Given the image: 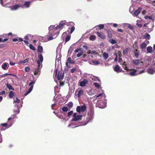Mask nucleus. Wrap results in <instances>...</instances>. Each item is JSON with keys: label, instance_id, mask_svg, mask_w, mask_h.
Listing matches in <instances>:
<instances>
[{"label": "nucleus", "instance_id": "obj_1", "mask_svg": "<svg viewBox=\"0 0 155 155\" xmlns=\"http://www.w3.org/2000/svg\"><path fill=\"white\" fill-rule=\"evenodd\" d=\"M55 73V77H56L59 80H62L64 77V73L63 72L60 71H58V69L54 70Z\"/></svg>", "mask_w": 155, "mask_h": 155}, {"label": "nucleus", "instance_id": "obj_2", "mask_svg": "<svg viewBox=\"0 0 155 155\" xmlns=\"http://www.w3.org/2000/svg\"><path fill=\"white\" fill-rule=\"evenodd\" d=\"M86 109L87 107L86 105L84 104L81 106H78L76 108V111L79 113H80L81 112L83 113L86 110Z\"/></svg>", "mask_w": 155, "mask_h": 155}, {"label": "nucleus", "instance_id": "obj_3", "mask_svg": "<svg viewBox=\"0 0 155 155\" xmlns=\"http://www.w3.org/2000/svg\"><path fill=\"white\" fill-rule=\"evenodd\" d=\"M84 94V91L82 90L77 89L75 92V96H76L78 98H80L81 96H82Z\"/></svg>", "mask_w": 155, "mask_h": 155}, {"label": "nucleus", "instance_id": "obj_4", "mask_svg": "<svg viewBox=\"0 0 155 155\" xmlns=\"http://www.w3.org/2000/svg\"><path fill=\"white\" fill-rule=\"evenodd\" d=\"M77 113H76L74 114L73 116L74 117L72 119V121H76L82 119V115H77Z\"/></svg>", "mask_w": 155, "mask_h": 155}, {"label": "nucleus", "instance_id": "obj_5", "mask_svg": "<svg viewBox=\"0 0 155 155\" xmlns=\"http://www.w3.org/2000/svg\"><path fill=\"white\" fill-rule=\"evenodd\" d=\"M66 21H62L60 22L59 25H57L55 28L56 30H58L59 29H62L65 25Z\"/></svg>", "mask_w": 155, "mask_h": 155}, {"label": "nucleus", "instance_id": "obj_6", "mask_svg": "<svg viewBox=\"0 0 155 155\" xmlns=\"http://www.w3.org/2000/svg\"><path fill=\"white\" fill-rule=\"evenodd\" d=\"M94 114V111L93 110H91L89 112H88V120L87 121L85 124H87L90 120H91L93 118V116Z\"/></svg>", "mask_w": 155, "mask_h": 155}, {"label": "nucleus", "instance_id": "obj_7", "mask_svg": "<svg viewBox=\"0 0 155 155\" xmlns=\"http://www.w3.org/2000/svg\"><path fill=\"white\" fill-rule=\"evenodd\" d=\"M21 7H22V6L21 5L17 4H16L12 6L8 7L12 11L17 10L19 8Z\"/></svg>", "mask_w": 155, "mask_h": 155}, {"label": "nucleus", "instance_id": "obj_8", "mask_svg": "<svg viewBox=\"0 0 155 155\" xmlns=\"http://www.w3.org/2000/svg\"><path fill=\"white\" fill-rule=\"evenodd\" d=\"M98 37L102 39H104L106 38V36L102 32L97 31L96 33Z\"/></svg>", "mask_w": 155, "mask_h": 155}, {"label": "nucleus", "instance_id": "obj_9", "mask_svg": "<svg viewBox=\"0 0 155 155\" xmlns=\"http://www.w3.org/2000/svg\"><path fill=\"white\" fill-rule=\"evenodd\" d=\"M129 71H132L128 73L129 75L131 76H134L136 75V73L137 72V71L134 69H129Z\"/></svg>", "mask_w": 155, "mask_h": 155}, {"label": "nucleus", "instance_id": "obj_10", "mask_svg": "<svg viewBox=\"0 0 155 155\" xmlns=\"http://www.w3.org/2000/svg\"><path fill=\"white\" fill-rule=\"evenodd\" d=\"M88 81L86 79H84L83 81L79 82V85L81 87H84L87 83Z\"/></svg>", "mask_w": 155, "mask_h": 155}, {"label": "nucleus", "instance_id": "obj_11", "mask_svg": "<svg viewBox=\"0 0 155 155\" xmlns=\"http://www.w3.org/2000/svg\"><path fill=\"white\" fill-rule=\"evenodd\" d=\"M114 70L116 72H120L122 71V69H120V67L119 65H117L114 67Z\"/></svg>", "mask_w": 155, "mask_h": 155}, {"label": "nucleus", "instance_id": "obj_12", "mask_svg": "<svg viewBox=\"0 0 155 155\" xmlns=\"http://www.w3.org/2000/svg\"><path fill=\"white\" fill-rule=\"evenodd\" d=\"M98 105L100 106V107L102 108H105L106 106V104L104 102H100L99 103H98Z\"/></svg>", "mask_w": 155, "mask_h": 155}, {"label": "nucleus", "instance_id": "obj_13", "mask_svg": "<svg viewBox=\"0 0 155 155\" xmlns=\"http://www.w3.org/2000/svg\"><path fill=\"white\" fill-rule=\"evenodd\" d=\"M141 9L140 8H138V9L135 11L134 12V15L136 16H137L140 13Z\"/></svg>", "mask_w": 155, "mask_h": 155}, {"label": "nucleus", "instance_id": "obj_14", "mask_svg": "<svg viewBox=\"0 0 155 155\" xmlns=\"http://www.w3.org/2000/svg\"><path fill=\"white\" fill-rule=\"evenodd\" d=\"M105 30L107 32V37L110 38H111L112 37V35L111 31L109 30L105 29Z\"/></svg>", "mask_w": 155, "mask_h": 155}, {"label": "nucleus", "instance_id": "obj_15", "mask_svg": "<svg viewBox=\"0 0 155 155\" xmlns=\"http://www.w3.org/2000/svg\"><path fill=\"white\" fill-rule=\"evenodd\" d=\"M147 73L150 74H153L154 73V71L153 68H150L148 69Z\"/></svg>", "mask_w": 155, "mask_h": 155}, {"label": "nucleus", "instance_id": "obj_16", "mask_svg": "<svg viewBox=\"0 0 155 155\" xmlns=\"http://www.w3.org/2000/svg\"><path fill=\"white\" fill-rule=\"evenodd\" d=\"M127 64L125 62H124L122 64L123 68L127 71H129V69L128 68L127 66Z\"/></svg>", "mask_w": 155, "mask_h": 155}, {"label": "nucleus", "instance_id": "obj_17", "mask_svg": "<svg viewBox=\"0 0 155 155\" xmlns=\"http://www.w3.org/2000/svg\"><path fill=\"white\" fill-rule=\"evenodd\" d=\"M147 50L148 53H151L153 51V48L151 46H148L147 48Z\"/></svg>", "mask_w": 155, "mask_h": 155}, {"label": "nucleus", "instance_id": "obj_18", "mask_svg": "<svg viewBox=\"0 0 155 155\" xmlns=\"http://www.w3.org/2000/svg\"><path fill=\"white\" fill-rule=\"evenodd\" d=\"M35 81H33L31 82L29 84V86H30V87L29 88H31V90H32L33 87V85L35 84Z\"/></svg>", "mask_w": 155, "mask_h": 155}, {"label": "nucleus", "instance_id": "obj_19", "mask_svg": "<svg viewBox=\"0 0 155 155\" xmlns=\"http://www.w3.org/2000/svg\"><path fill=\"white\" fill-rule=\"evenodd\" d=\"M133 63L136 65H138L140 64L139 60L138 59H134L133 61Z\"/></svg>", "mask_w": 155, "mask_h": 155}, {"label": "nucleus", "instance_id": "obj_20", "mask_svg": "<svg viewBox=\"0 0 155 155\" xmlns=\"http://www.w3.org/2000/svg\"><path fill=\"white\" fill-rule=\"evenodd\" d=\"M30 5V2L29 1H26L24 4V6L27 8H28Z\"/></svg>", "mask_w": 155, "mask_h": 155}, {"label": "nucleus", "instance_id": "obj_21", "mask_svg": "<svg viewBox=\"0 0 155 155\" xmlns=\"http://www.w3.org/2000/svg\"><path fill=\"white\" fill-rule=\"evenodd\" d=\"M147 45V44L146 43V42L144 41L140 45V48L142 49H144L145 48Z\"/></svg>", "mask_w": 155, "mask_h": 155}, {"label": "nucleus", "instance_id": "obj_22", "mask_svg": "<svg viewBox=\"0 0 155 155\" xmlns=\"http://www.w3.org/2000/svg\"><path fill=\"white\" fill-rule=\"evenodd\" d=\"M7 64H8L6 62L4 63L2 66V68L4 70H6Z\"/></svg>", "mask_w": 155, "mask_h": 155}, {"label": "nucleus", "instance_id": "obj_23", "mask_svg": "<svg viewBox=\"0 0 155 155\" xmlns=\"http://www.w3.org/2000/svg\"><path fill=\"white\" fill-rule=\"evenodd\" d=\"M43 51V47L41 46H39L38 47V51L39 53H41Z\"/></svg>", "mask_w": 155, "mask_h": 155}, {"label": "nucleus", "instance_id": "obj_24", "mask_svg": "<svg viewBox=\"0 0 155 155\" xmlns=\"http://www.w3.org/2000/svg\"><path fill=\"white\" fill-rule=\"evenodd\" d=\"M143 36L145 38L147 39L148 40H149L150 38V35L147 33H145V34Z\"/></svg>", "mask_w": 155, "mask_h": 155}, {"label": "nucleus", "instance_id": "obj_25", "mask_svg": "<svg viewBox=\"0 0 155 155\" xmlns=\"http://www.w3.org/2000/svg\"><path fill=\"white\" fill-rule=\"evenodd\" d=\"M67 61L68 62L71 64H74L75 63V61H71V57L68 58Z\"/></svg>", "mask_w": 155, "mask_h": 155}, {"label": "nucleus", "instance_id": "obj_26", "mask_svg": "<svg viewBox=\"0 0 155 155\" xmlns=\"http://www.w3.org/2000/svg\"><path fill=\"white\" fill-rule=\"evenodd\" d=\"M74 23L73 22H66L65 25L67 26H73L74 25Z\"/></svg>", "mask_w": 155, "mask_h": 155}, {"label": "nucleus", "instance_id": "obj_27", "mask_svg": "<svg viewBox=\"0 0 155 155\" xmlns=\"http://www.w3.org/2000/svg\"><path fill=\"white\" fill-rule=\"evenodd\" d=\"M6 87L8 88L9 90H14V88L12 87V85L10 84H7Z\"/></svg>", "mask_w": 155, "mask_h": 155}, {"label": "nucleus", "instance_id": "obj_28", "mask_svg": "<svg viewBox=\"0 0 155 155\" xmlns=\"http://www.w3.org/2000/svg\"><path fill=\"white\" fill-rule=\"evenodd\" d=\"M96 36L95 35H91L89 37V39L90 40L94 41L96 39Z\"/></svg>", "mask_w": 155, "mask_h": 155}, {"label": "nucleus", "instance_id": "obj_29", "mask_svg": "<svg viewBox=\"0 0 155 155\" xmlns=\"http://www.w3.org/2000/svg\"><path fill=\"white\" fill-rule=\"evenodd\" d=\"M40 71V68H37L36 69H35V72H34V74L35 75H36L38 74Z\"/></svg>", "mask_w": 155, "mask_h": 155}, {"label": "nucleus", "instance_id": "obj_30", "mask_svg": "<svg viewBox=\"0 0 155 155\" xmlns=\"http://www.w3.org/2000/svg\"><path fill=\"white\" fill-rule=\"evenodd\" d=\"M15 94L14 93V92L12 91H10L9 92V96L10 98H12L14 96Z\"/></svg>", "mask_w": 155, "mask_h": 155}, {"label": "nucleus", "instance_id": "obj_31", "mask_svg": "<svg viewBox=\"0 0 155 155\" xmlns=\"http://www.w3.org/2000/svg\"><path fill=\"white\" fill-rule=\"evenodd\" d=\"M109 42L112 44H114L117 43V41L113 39H110L109 40Z\"/></svg>", "mask_w": 155, "mask_h": 155}, {"label": "nucleus", "instance_id": "obj_32", "mask_svg": "<svg viewBox=\"0 0 155 155\" xmlns=\"http://www.w3.org/2000/svg\"><path fill=\"white\" fill-rule=\"evenodd\" d=\"M129 48H127L125 49L124 50L123 54L124 55H125L127 54L128 53V51H129Z\"/></svg>", "mask_w": 155, "mask_h": 155}, {"label": "nucleus", "instance_id": "obj_33", "mask_svg": "<svg viewBox=\"0 0 155 155\" xmlns=\"http://www.w3.org/2000/svg\"><path fill=\"white\" fill-rule=\"evenodd\" d=\"M29 60V58H27L24 61H20V63L21 64H25L27 62H28Z\"/></svg>", "mask_w": 155, "mask_h": 155}, {"label": "nucleus", "instance_id": "obj_34", "mask_svg": "<svg viewBox=\"0 0 155 155\" xmlns=\"http://www.w3.org/2000/svg\"><path fill=\"white\" fill-rule=\"evenodd\" d=\"M38 58L39 59L40 61H41V62H42L43 61V58L42 54H40L39 55Z\"/></svg>", "mask_w": 155, "mask_h": 155}, {"label": "nucleus", "instance_id": "obj_35", "mask_svg": "<svg viewBox=\"0 0 155 155\" xmlns=\"http://www.w3.org/2000/svg\"><path fill=\"white\" fill-rule=\"evenodd\" d=\"M68 107L70 108L73 107V103L72 102H69L67 104Z\"/></svg>", "mask_w": 155, "mask_h": 155}, {"label": "nucleus", "instance_id": "obj_36", "mask_svg": "<svg viewBox=\"0 0 155 155\" xmlns=\"http://www.w3.org/2000/svg\"><path fill=\"white\" fill-rule=\"evenodd\" d=\"M71 38V36L69 35H68L65 38V43L69 41Z\"/></svg>", "mask_w": 155, "mask_h": 155}, {"label": "nucleus", "instance_id": "obj_37", "mask_svg": "<svg viewBox=\"0 0 155 155\" xmlns=\"http://www.w3.org/2000/svg\"><path fill=\"white\" fill-rule=\"evenodd\" d=\"M103 57L105 59H106L108 57V53L104 52L103 54Z\"/></svg>", "mask_w": 155, "mask_h": 155}, {"label": "nucleus", "instance_id": "obj_38", "mask_svg": "<svg viewBox=\"0 0 155 155\" xmlns=\"http://www.w3.org/2000/svg\"><path fill=\"white\" fill-rule=\"evenodd\" d=\"M68 109L67 107H63L62 108V110L64 112H67Z\"/></svg>", "mask_w": 155, "mask_h": 155}, {"label": "nucleus", "instance_id": "obj_39", "mask_svg": "<svg viewBox=\"0 0 155 155\" xmlns=\"http://www.w3.org/2000/svg\"><path fill=\"white\" fill-rule=\"evenodd\" d=\"M92 63L94 65H98L100 64V63L99 61H92Z\"/></svg>", "mask_w": 155, "mask_h": 155}, {"label": "nucleus", "instance_id": "obj_40", "mask_svg": "<svg viewBox=\"0 0 155 155\" xmlns=\"http://www.w3.org/2000/svg\"><path fill=\"white\" fill-rule=\"evenodd\" d=\"M83 53V50L81 51H80V52L78 53L77 55V57H80L81 55H82Z\"/></svg>", "mask_w": 155, "mask_h": 155}, {"label": "nucleus", "instance_id": "obj_41", "mask_svg": "<svg viewBox=\"0 0 155 155\" xmlns=\"http://www.w3.org/2000/svg\"><path fill=\"white\" fill-rule=\"evenodd\" d=\"M29 46L30 49L33 51H35V47L31 44H30Z\"/></svg>", "mask_w": 155, "mask_h": 155}, {"label": "nucleus", "instance_id": "obj_42", "mask_svg": "<svg viewBox=\"0 0 155 155\" xmlns=\"http://www.w3.org/2000/svg\"><path fill=\"white\" fill-rule=\"evenodd\" d=\"M14 102L15 103H19L20 102V100L17 97H16L14 101Z\"/></svg>", "mask_w": 155, "mask_h": 155}, {"label": "nucleus", "instance_id": "obj_43", "mask_svg": "<svg viewBox=\"0 0 155 155\" xmlns=\"http://www.w3.org/2000/svg\"><path fill=\"white\" fill-rule=\"evenodd\" d=\"M98 27L99 28V29H103L104 27V24H100L98 25Z\"/></svg>", "mask_w": 155, "mask_h": 155}, {"label": "nucleus", "instance_id": "obj_44", "mask_svg": "<svg viewBox=\"0 0 155 155\" xmlns=\"http://www.w3.org/2000/svg\"><path fill=\"white\" fill-rule=\"evenodd\" d=\"M31 88H29L28 91L24 94V95L26 96L31 91Z\"/></svg>", "mask_w": 155, "mask_h": 155}, {"label": "nucleus", "instance_id": "obj_45", "mask_svg": "<svg viewBox=\"0 0 155 155\" xmlns=\"http://www.w3.org/2000/svg\"><path fill=\"white\" fill-rule=\"evenodd\" d=\"M75 30V27L73 26H72V27L71 28V31L70 33L71 34L74 30Z\"/></svg>", "mask_w": 155, "mask_h": 155}, {"label": "nucleus", "instance_id": "obj_46", "mask_svg": "<svg viewBox=\"0 0 155 155\" xmlns=\"http://www.w3.org/2000/svg\"><path fill=\"white\" fill-rule=\"evenodd\" d=\"M139 55V51H138V52L134 53V55L136 57V58H138Z\"/></svg>", "mask_w": 155, "mask_h": 155}, {"label": "nucleus", "instance_id": "obj_47", "mask_svg": "<svg viewBox=\"0 0 155 155\" xmlns=\"http://www.w3.org/2000/svg\"><path fill=\"white\" fill-rule=\"evenodd\" d=\"M73 50V47L71 46L69 48V49L68 51V53H69V52H71V53L72 51Z\"/></svg>", "mask_w": 155, "mask_h": 155}, {"label": "nucleus", "instance_id": "obj_48", "mask_svg": "<svg viewBox=\"0 0 155 155\" xmlns=\"http://www.w3.org/2000/svg\"><path fill=\"white\" fill-rule=\"evenodd\" d=\"M73 110H71L70 111L68 112V117H70L71 115L73 114Z\"/></svg>", "mask_w": 155, "mask_h": 155}, {"label": "nucleus", "instance_id": "obj_49", "mask_svg": "<svg viewBox=\"0 0 155 155\" xmlns=\"http://www.w3.org/2000/svg\"><path fill=\"white\" fill-rule=\"evenodd\" d=\"M94 85L97 87L99 88L100 87V85L97 83L95 82L94 83Z\"/></svg>", "mask_w": 155, "mask_h": 155}, {"label": "nucleus", "instance_id": "obj_50", "mask_svg": "<svg viewBox=\"0 0 155 155\" xmlns=\"http://www.w3.org/2000/svg\"><path fill=\"white\" fill-rule=\"evenodd\" d=\"M82 50H83L81 48H77L74 51V52H78L79 51H81Z\"/></svg>", "mask_w": 155, "mask_h": 155}, {"label": "nucleus", "instance_id": "obj_51", "mask_svg": "<svg viewBox=\"0 0 155 155\" xmlns=\"http://www.w3.org/2000/svg\"><path fill=\"white\" fill-rule=\"evenodd\" d=\"M1 125L4 127H6L8 126V124L6 123H4L1 124Z\"/></svg>", "mask_w": 155, "mask_h": 155}, {"label": "nucleus", "instance_id": "obj_52", "mask_svg": "<svg viewBox=\"0 0 155 155\" xmlns=\"http://www.w3.org/2000/svg\"><path fill=\"white\" fill-rule=\"evenodd\" d=\"M103 94L102 93H100V94L96 96V98L97 99V98H101Z\"/></svg>", "mask_w": 155, "mask_h": 155}, {"label": "nucleus", "instance_id": "obj_53", "mask_svg": "<svg viewBox=\"0 0 155 155\" xmlns=\"http://www.w3.org/2000/svg\"><path fill=\"white\" fill-rule=\"evenodd\" d=\"M37 64H38V68H40L41 64H40V61L39 60H38L37 61Z\"/></svg>", "mask_w": 155, "mask_h": 155}, {"label": "nucleus", "instance_id": "obj_54", "mask_svg": "<svg viewBox=\"0 0 155 155\" xmlns=\"http://www.w3.org/2000/svg\"><path fill=\"white\" fill-rule=\"evenodd\" d=\"M30 70V68L28 67H26L25 69V70L26 72H28Z\"/></svg>", "mask_w": 155, "mask_h": 155}, {"label": "nucleus", "instance_id": "obj_55", "mask_svg": "<svg viewBox=\"0 0 155 155\" xmlns=\"http://www.w3.org/2000/svg\"><path fill=\"white\" fill-rule=\"evenodd\" d=\"M145 19H152V18L151 16H146L144 17Z\"/></svg>", "mask_w": 155, "mask_h": 155}, {"label": "nucleus", "instance_id": "obj_56", "mask_svg": "<svg viewBox=\"0 0 155 155\" xmlns=\"http://www.w3.org/2000/svg\"><path fill=\"white\" fill-rule=\"evenodd\" d=\"M54 28V25H51L50 26L49 28V29L51 30V29H53V28Z\"/></svg>", "mask_w": 155, "mask_h": 155}, {"label": "nucleus", "instance_id": "obj_57", "mask_svg": "<svg viewBox=\"0 0 155 155\" xmlns=\"http://www.w3.org/2000/svg\"><path fill=\"white\" fill-rule=\"evenodd\" d=\"M30 35H26L24 37V38L26 40H28V36Z\"/></svg>", "mask_w": 155, "mask_h": 155}, {"label": "nucleus", "instance_id": "obj_58", "mask_svg": "<svg viewBox=\"0 0 155 155\" xmlns=\"http://www.w3.org/2000/svg\"><path fill=\"white\" fill-rule=\"evenodd\" d=\"M137 50H138L137 47V46L136 47H135L134 48V52H138V51Z\"/></svg>", "mask_w": 155, "mask_h": 155}, {"label": "nucleus", "instance_id": "obj_59", "mask_svg": "<svg viewBox=\"0 0 155 155\" xmlns=\"http://www.w3.org/2000/svg\"><path fill=\"white\" fill-rule=\"evenodd\" d=\"M137 25L139 28H141L142 26V25L140 24H137Z\"/></svg>", "mask_w": 155, "mask_h": 155}, {"label": "nucleus", "instance_id": "obj_60", "mask_svg": "<svg viewBox=\"0 0 155 155\" xmlns=\"http://www.w3.org/2000/svg\"><path fill=\"white\" fill-rule=\"evenodd\" d=\"M75 70L76 69L75 68H73L71 70V73H73L75 71Z\"/></svg>", "mask_w": 155, "mask_h": 155}, {"label": "nucleus", "instance_id": "obj_61", "mask_svg": "<svg viewBox=\"0 0 155 155\" xmlns=\"http://www.w3.org/2000/svg\"><path fill=\"white\" fill-rule=\"evenodd\" d=\"M117 31L118 32H123V30H122L121 29H118L117 30Z\"/></svg>", "mask_w": 155, "mask_h": 155}, {"label": "nucleus", "instance_id": "obj_62", "mask_svg": "<svg viewBox=\"0 0 155 155\" xmlns=\"http://www.w3.org/2000/svg\"><path fill=\"white\" fill-rule=\"evenodd\" d=\"M18 41V39L17 38H13L12 40V41L13 42H15Z\"/></svg>", "mask_w": 155, "mask_h": 155}, {"label": "nucleus", "instance_id": "obj_63", "mask_svg": "<svg viewBox=\"0 0 155 155\" xmlns=\"http://www.w3.org/2000/svg\"><path fill=\"white\" fill-rule=\"evenodd\" d=\"M83 47L86 50L88 48V47L86 45H84L83 46Z\"/></svg>", "mask_w": 155, "mask_h": 155}, {"label": "nucleus", "instance_id": "obj_64", "mask_svg": "<svg viewBox=\"0 0 155 155\" xmlns=\"http://www.w3.org/2000/svg\"><path fill=\"white\" fill-rule=\"evenodd\" d=\"M152 4L154 6H155V0L153 1H152Z\"/></svg>", "mask_w": 155, "mask_h": 155}]
</instances>
